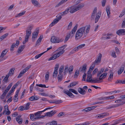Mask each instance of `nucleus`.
<instances>
[{"instance_id": "57", "label": "nucleus", "mask_w": 125, "mask_h": 125, "mask_svg": "<svg viewBox=\"0 0 125 125\" xmlns=\"http://www.w3.org/2000/svg\"><path fill=\"white\" fill-rule=\"evenodd\" d=\"M106 2V0H102V4L103 7H104L105 6Z\"/></svg>"}, {"instance_id": "7", "label": "nucleus", "mask_w": 125, "mask_h": 125, "mask_svg": "<svg viewBox=\"0 0 125 125\" xmlns=\"http://www.w3.org/2000/svg\"><path fill=\"white\" fill-rule=\"evenodd\" d=\"M48 108H47L43 111H38L34 114L35 119L36 120H38L41 118V115H40L42 114V112L45 111Z\"/></svg>"}, {"instance_id": "47", "label": "nucleus", "mask_w": 125, "mask_h": 125, "mask_svg": "<svg viewBox=\"0 0 125 125\" xmlns=\"http://www.w3.org/2000/svg\"><path fill=\"white\" fill-rule=\"evenodd\" d=\"M113 76V73H111L110 75H109L108 78V80L110 81L112 79Z\"/></svg>"}, {"instance_id": "3", "label": "nucleus", "mask_w": 125, "mask_h": 125, "mask_svg": "<svg viewBox=\"0 0 125 125\" xmlns=\"http://www.w3.org/2000/svg\"><path fill=\"white\" fill-rule=\"evenodd\" d=\"M107 75V73H104L100 76L99 79L97 78L93 79L91 83H101L103 81L101 80L105 78L106 77Z\"/></svg>"}, {"instance_id": "38", "label": "nucleus", "mask_w": 125, "mask_h": 125, "mask_svg": "<svg viewBox=\"0 0 125 125\" xmlns=\"http://www.w3.org/2000/svg\"><path fill=\"white\" fill-rule=\"evenodd\" d=\"M64 68L63 65H62L60 67L59 70V74H62V73L63 71Z\"/></svg>"}, {"instance_id": "17", "label": "nucleus", "mask_w": 125, "mask_h": 125, "mask_svg": "<svg viewBox=\"0 0 125 125\" xmlns=\"http://www.w3.org/2000/svg\"><path fill=\"white\" fill-rule=\"evenodd\" d=\"M56 112L55 111H52L50 112H48L46 113L45 116L51 117L55 114Z\"/></svg>"}, {"instance_id": "39", "label": "nucleus", "mask_w": 125, "mask_h": 125, "mask_svg": "<svg viewBox=\"0 0 125 125\" xmlns=\"http://www.w3.org/2000/svg\"><path fill=\"white\" fill-rule=\"evenodd\" d=\"M14 70L15 69L14 68L10 69L8 73V74L10 75V76H11L13 74Z\"/></svg>"}, {"instance_id": "9", "label": "nucleus", "mask_w": 125, "mask_h": 125, "mask_svg": "<svg viewBox=\"0 0 125 125\" xmlns=\"http://www.w3.org/2000/svg\"><path fill=\"white\" fill-rule=\"evenodd\" d=\"M31 65L28 66L26 67L24 70H23L19 74L18 76L17 77L18 78L21 77L23 75L24 73L26 72L28 69L31 67Z\"/></svg>"}, {"instance_id": "35", "label": "nucleus", "mask_w": 125, "mask_h": 125, "mask_svg": "<svg viewBox=\"0 0 125 125\" xmlns=\"http://www.w3.org/2000/svg\"><path fill=\"white\" fill-rule=\"evenodd\" d=\"M38 98L37 97H35L33 96H32L29 98V100L30 101L36 100H38Z\"/></svg>"}, {"instance_id": "11", "label": "nucleus", "mask_w": 125, "mask_h": 125, "mask_svg": "<svg viewBox=\"0 0 125 125\" xmlns=\"http://www.w3.org/2000/svg\"><path fill=\"white\" fill-rule=\"evenodd\" d=\"M99 56H98L97 58L96 59L95 61L94 62L96 64H98L100 63L102 56V55L101 54L99 53Z\"/></svg>"}, {"instance_id": "32", "label": "nucleus", "mask_w": 125, "mask_h": 125, "mask_svg": "<svg viewBox=\"0 0 125 125\" xmlns=\"http://www.w3.org/2000/svg\"><path fill=\"white\" fill-rule=\"evenodd\" d=\"M26 12L25 11H24L21 12L19 14L16 15L15 16V17H19L23 15Z\"/></svg>"}, {"instance_id": "50", "label": "nucleus", "mask_w": 125, "mask_h": 125, "mask_svg": "<svg viewBox=\"0 0 125 125\" xmlns=\"http://www.w3.org/2000/svg\"><path fill=\"white\" fill-rule=\"evenodd\" d=\"M55 104H60L62 102V101L61 100H55Z\"/></svg>"}, {"instance_id": "26", "label": "nucleus", "mask_w": 125, "mask_h": 125, "mask_svg": "<svg viewBox=\"0 0 125 125\" xmlns=\"http://www.w3.org/2000/svg\"><path fill=\"white\" fill-rule=\"evenodd\" d=\"M95 64H96L94 62H93L92 64L90 67L88 72L91 73L92 70L94 69Z\"/></svg>"}, {"instance_id": "64", "label": "nucleus", "mask_w": 125, "mask_h": 125, "mask_svg": "<svg viewBox=\"0 0 125 125\" xmlns=\"http://www.w3.org/2000/svg\"><path fill=\"white\" fill-rule=\"evenodd\" d=\"M98 70L97 68H96L95 69L93 72V74H94L95 73H96L97 72H98Z\"/></svg>"}, {"instance_id": "56", "label": "nucleus", "mask_w": 125, "mask_h": 125, "mask_svg": "<svg viewBox=\"0 0 125 125\" xmlns=\"http://www.w3.org/2000/svg\"><path fill=\"white\" fill-rule=\"evenodd\" d=\"M35 88L36 90L42 92L44 91V90L43 89L40 88L38 87H36Z\"/></svg>"}, {"instance_id": "34", "label": "nucleus", "mask_w": 125, "mask_h": 125, "mask_svg": "<svg viewBox=\"0 0 125 125\" xmlns=\"http://www.w3.org/2000/svg\"><path fill=\"white\" fill-rule=\"evenodd\" d=\"M125 100H123V101H122V102H121V103L119 104H115V107H118L120 105H122L125 104Z\"/></svg>"}, {"instance_id": "30", "label": "nucleus", "mask_w": 125, "mask_h": 125, "mask_svg": "<svg viewBox=\"0 0 125 125\" xmlns=\"http://www.w3.org/2000/svg\"><path fill=\"white\" fill-rule=\"evenodd\" d=\"M68 65H66L64 68L63 73L64 75L66 74L68 72Z\"/></svg>"}, {"instance_id": "60", "label": "nucleus", "mask_w": 125, "mask_h": 125, "mask_svg": "<svg viewBox=\"0 0 125 125\" xmlns=\"http://www.w3.org/2000/svg\"><path fill=\"white\" fill-rule=\"evenodd\" d=\"M111 56L114 58L116 57V55L115 52V51H114L112 52Z\"/></svg>"}, {"instance_id": "13", "label": "nucleus", "mask_w": 125, "mask_h": 125, "mask_svg": "<svg viewBox=\"0 0 125 125\" xmlns=\"http://www.w3.org/2000/svg\"><path fill=\"white\" fill-rule=\"evenodd\" d=\"M19 43V40H17L15 44L14 43H13L11 45L10 49V50L11 52L13 51L14 50V49L15 47H16V46H18Z\"/></svg>"}, {"instance_id": "1", "label": "nucleus", "mask_w": 125, "mask_h": 125, "mask_svg": "<svg viewBox=\"0 0 125 125\" xmlns=\"http://www.w3.org/2000/svg\"><path fill=\"white\" fill-rule=\"evenodd\" d=\"M84 5L83 3H82L78 5L75 4L73 6L67 8L63 12L60 13L61 15L54 20L50 25V27H52L57 23L62 18V16H63L67 14L69 11L70 10V13H73L82 8L84 6Z\"/></svg>"}, {"instance_id": "49", "label": "nucleus", "mask_w": 125, "mask_h": 125, "mask_svg": "<svg viewBox=\"0 0 125 125\" xmlns=\"http://www.w3.org/2000/svg\"><path fill=\"white\" fill-rule=\"evenodd\" d=\"M45 52L41 53L39 54H38L36 55L35 57V59H37L38 58H39L40 57L42 54H43Z\"/></svg>"}, {"instance_id": "21", "label": "nucleus", "mask_w": 125, "mask_h": 125, "mask_svg": "<svg viewBox=\"0 0 125 125\" xmlns=\"http://www.w3.org/2000/svg\"><path fill=\"white\" fill-rule=\"evenodd\" d=\"M63 92L64 93L67 94L69 96L72 98H73L74 96V95L73 94L70 92L68 90L64 91Z\"/></svg>"}, {"instance_id": "52", "label": "nucleus", "mask_w": 125, "mask_h": 125, "mask_svg": "<svg viewBox=\"0 0 125 125\" xmlns=\"http://www.w3.org/2000/svg\"><path fill=\"white\" fill-rule=\"evenodd\" d=\"M72 22H71L69 24L68 27H67V30H70L72 27Z\"/></svg>"}, {"instance_id": "51", "label": "nucleus", "mask_w": 125, "mask_h": 125, "mask_svg": "<svg viewBox=\"0 0 125 125\" xmlns=\"http://www.w3.org/2000/svg\"><path fill=\"white\" fill-rule=\"evenodd\" d=\"M58 73V70H55L54 69V71L53 73V77H56L57 76V74Z\"/></svg>"}, {"instance_id": "14", "label": "nucleus", "mask_w": 125, "mask_h": 125, "mask_svg": "<svg viewBox=\"0 0 125 125\" xmlns=\"http://www.w3.org/2000/svg\"><path fill=\"white\" fill-rule=\"evenodd\" d=\"M116 33L119 35H124L125 34V30L123 29H119L117 31Z\"/></svg>"}, {"instance_id": "28", "label": "nucleus", "mask_w": 125, "mask_h": 125, "mask_svg": "<svg viewBox=\"0 0 125 125\" xmlns=\"http://www.w3.org/2000/svg\"><path fill=\"white\" fill-rule=\"evenodd\" d=\"M32 4L35 6H38L39 4L36 0H31Z\"/></svg>"}, {"instance_id": "44", "label": "nucleus", "mask_w": 125, "mask_h": 125, "mask_svg": "<svg viewBox=\"0 0 125 125\" xmlns=\"http://www.w3.org/2000/svg\"><path fill=\"white\" fill-rule=\"evenodd\" d=\"M37 86H39V87H42V88H47L48 87H46V85L45 84H36V85Z\"/></svg>"}, {"instance_id": "29", "label": "nucleus", "mask_w": 125, "mask_h": 125, "mask_svg": "<svg viewBox=\"0 0 125 125\" xmlns=\"http://www.w3.org/2000/svg\"><path fill=\"white\" fill-rule=\"evenodd\" d=\"M43 36L42 35H41L40 37L38 39V40L36 42V45H37L39 43H40L42 39L43 38Z\"/></svg>"}, {"instance_id": "12", "label": "nucleus", "mask_w": 125, "mask_h": 125, "mask_svg": "<svg viewBox=\"0 0 125 125\" xmlns=\"http://www.w3.org/2000/svg\"><path fill=\"white\" fill-rule=\"evenodd\" d=\"M39 33V31L38 30H37L36 31L33 32V33L32 38V40L34 42L35 41V39L37 37Z\"/></svg>"}, {"instance_id": "23", "label": "nucleus", "mask_w": 125, "mask_h": 125, "mask_svg": "<svg viewBox=\"0 0 125 125\" xmlns=\"http://www.w3.org/2000/svg\"><path fill=\"white\" fill-rule=\"evenodd\" d=\"M21 116H19L16 118V121L20 124H21L22 122V119L21 118Z\"/></svg>"}, {"instance_id": "63", "label": "nucleus", "mask_w": 125, "mask_h": 125, "mask_svg": "<svg viewBox=\"0 0 125 125\" xmlns=\"http://www.w3.org/2000/svg\"><path fill=\"white\" fill-rule=\"evenodd\" d=\"M125 10H123L122 12H121V14L119 15V17H122L123 15H124L125 14Z\"/></svg>"}, {"instance_id": "40", "label": "nucleus", "mask_w": 125, "mask_h": 125, "mask_svg": "<svg viewBox=\"0 0 125 125\" xmlns=\"http://www.w3.org/2000/svg\"><path fill=\"white\" fill-rule=\"evenodd\" d=\"M73 67L72 66H69L68 70L69 73V74L71 73V72H72L73 70Z\"/></svg>"}, {"instance_id": "58", "label": "nucleus", "mask_w": 125, "mask_h": 125, "mask_svg": "<svg viewBox=\"0 0 125 125\" xmlns=\"http://www.w3.org/2000/svg\"><path fill=\"white\" fill-rule=\"evenodd\" d=\"M85 44H81L78 46V47L79 49H80L84 47L85 46Z\"/></svg>"}, {"instance_id": "4", "label": "nucleus", "mask_w": 125, "mask_h": 125, "mask_svg": "<svg viewBox=\"0 0 125 125\" xmlns=\"http://www.w3.org/2000/svg\"><path fill=\"white\" fill-rule=\"evenodd\" d=\"M77 25L75 26L72 30L71 32L68 34L66 36L64 42H67L69 39V37L70 36H73L75 33L76 30L77 29Z\"/></svg>"}, {"instance_id": "46", "label": "nucleus", "mask_w": 125, "mask_h": 125, "mask_svg": "<svg viewBox=\"0 0 125 125\" xmlns=\"http://www.w3.org/2000/svg\"><path fill=\"white\" fill-rule=\"evenodd\" d=\"M18 95L16 94H15V95L13 98V100L14 102H16L18 101Z\"/></svg>"}, {"instance_id": "48", "label": "nucleus", "mask_w": 125, "mask_h": 125, "mask_svg": "<svg viewBox=\"0 0 125 125\" xmlns=\"http://www.w3.org/2000/svg\"><path fill=\"white\" fill-rule=\"evenodd\" d=\"M90 124L89 122H85L81 124H75V125H88Z\"/></svg>"}, {"instance_id": "2", "label": "nucleus", "mask_w": 125, "mask_h": 125, "mask_svg": "<svg viewBox=\"0 0 125 125\" xmlns=\"http://www.w3.org/2000/svg\"><path fill=\"white\" fill-rule=\"evenodd\" d=\"M90 28V26L89 25L80 28L77 30L76 33L75 40H77L80 39L83 34L84 36H86L89 33Z\"/></svg>"}, {"instance_id": "37", "label": "nucleus", "mask_w": 125, "mask_h": 125, "mask_svg": "<svg viewBox=\"0 0 125 125\" xmlns=\"http://www.w3.org/2000/svg\"><path fill=\"white\" fill-rule=\"evenodd\" d=\"M63 75L62 74H59L58 76V80L59 82H60L62 79Z\"/></svg>"}, {"instance_id": "62", "label": "nucleus", "mask_w": 125, "mask_h": 125, "mask_svg": "<svg viewBox=\"0 0 125 125\" xmlns=\"http://www.w3.org/2000/svg\"><path fill=\"white\" fill-rule=\"evenodd\" d=\"M12 83H10L9 84V85L7 87V88L6 89H8V90H9L10 89L11 87L12 86Z\"/></svg>"}, {"instance_id": "43", "label": "nucleus", "mask_w": 125, "mask_h": 125, "mask_svg": "<svg viewBox=\"0 0 125 125\" xmlns=\"http://www.w3.org/2000/svg\"><path fill=\"white\" fill-rule=\"evenodd\" d=\"M30 118L32 121H35L36 120V119H35L34 115L33 114H30Z\"/></svg>"}, {"instance_id": "59", "label": "nucleus", "mask_w": 125, "mask_h": 125, "mask_svg": "<svg viewBox=\"0 0 125 125\" xmlns=\"http://www.w3.org/2000/svg\"><path fill=\"white\" fill-rule=\"evenodd\" d=\"M4 109H5V110L4 112H3V114H4V112L5 111H6V110H9V108H8V105H5V106H4Z\"/></svg>"}, {"instance_id": "10", "label": "nucleus", "mask_w": 125, "mask_h": 125, "mask_svg": "<svg viewBox=\"0 0 125 125\" xmlns=\"http://www.w3.org/2000/svg\"><path fill=\"white\" fill-rule=\"evenodd\" d=\"M93 80L91 73L88 72L86 81L88 82H91Z\"/></svg>"}, {"instance_id": "55", "label": "nucleus", "mask_w": 125, "mask_h": 125, "mask_svg": "<svg viewBox=\"0 0 125 125\" xmlns=\"http://www.w3.org/2000/svg\"><path fill=\"white\" fill-rule=\"evenodd\" d=\"M102 114L103 118L105 117L106 116H108L109 115V114L108 113H102Z\"/></svg>"}, {"instance_id": "5", "label": "nucleus", "mask_w": 125, "mask_h": 125, "mask_svg": "<svg viewBox=\"0 0 125 125\" xmlns=\"http://www.w3.org/2000/svg\"><path fill=\"white\" fill-rule=\"evenodd\" d=\"M51 41L52 43H56L61 42L63 41V40L62 39H60L55 36H53L51 37Z\"/></svg>"}, {"instance_id": "25", "label": "nucleus", "mask_w": 125, "mask_h": 125, "mask_svg": "<svg viewBox=\"0 0 125 125\" xmlns=\"http://www.w3.org/2000/svg\"><path fill=\"white\" fill-rule=\"evenodd\" d=\"M106 10L108 18L110 17V9L109 7H107L106 8Z\"/></svg>"}, {"instance_id": "45", "label": "nucleus", "mask_w": 125, "mask_h": 125, "mask_svg": "<svg viewBox=\"0 0 125 125\" xmlns=\"http://www.w3.org/2000/svg\"><path fill=\"white\" fill-rule=\"evenodd\" d=\"M30 104L31 103H30L28 102L25 105V107L24 108L25 110H27L29 108V106Z\"/></svg>"}, {"instance_id": "20", "label": "nucleus", "mask_w": 125, "mask_h": 125, "mask_svg": "<svg viewBox=\"0 0 125 125\" xmlns=\"http://www.w3.org/2000/svg\"><path fill=\"white\" fill-rule=\"evenodd\" d=\"M25 46L24 45H21L17 51V52L19 53H21L23 51Z\"/></svg>"}, {"instance_id": "53", "label": "nucleus", "mask_w": 125, "mask_h": 125, "mask_svg": "<svg viewBox=\"0 0 125 125\" xmlns=\"http://www.w3.org/2000/svg\"><path fill=\"white\" fill-rule=\"evenodd\" d=\"M114 98L115 97L113 95L111 96L106 97V99H114Z\"/></svg>"}, {"instance_id": "8", "label": "nucleus", "mask_w": 125, "mask_h": 125, "mask_svg": "<svg viewBox=\"0 0 125 125\" xmlns=\"http://www.w3.org/2000/svg\"><path fill=\"white\" fill-rule=\"evenodd\" d=\"M32 25H30L27 28L26 31V36L29 37L30 36L31 33V30L33 28Z\"/></svg>"}, {"instance_id": "18", "label": "nucleus", "mask_w": 125, "mask_h": 125, "mask_svg": "<svg viewBox=\"0 0 125 125\" xmlns=\"http://www.w3.org/2000/svg\"><path fill=\"white\" fill-rule=\"evenodd\" d=\"M87 64H84L81 67L79 68V71L80 72H85L86 70Z\"/></svg>"}, {"instance_id": "27", "label": "nucleus", "mask_w": 125, "mask_h": 125, "mask_svg": "<svg viewBox=\"0 0 125 125\" xmlns=\"http://www.w3.org/2000/svg\"><path fill=\"white\" fill-rule=\"evenodd\" d=\"M78 84V82H73L70 83V85L68 86V88H70L71 87H73L75 86L76 84Z\"/></svg>"}, {"instance_id": "22", "label": "nucleus", "mask_w": 125, "mask_h": 125, "mask_svg": "<svg viewBox=\"0 0 125 125\" xmlns=\"http://www.w3.org/2000/svg\"><path fill=\"white\" fill-rule=\"evenodd\" d=\"M101 15L100 12H98L96 14V16L95 19V22L96 23L99 20Z\"/></svg>"}, {"instance_id": "54", "label": "nucleus", "mask_w": 125, "mask_h": 125, "mask_svg": "<svg viewBox=\"0 0 125 125\" xmlns=\"http://www.w3.org/2000/svg\"><path fill=\"white\" fill-rule=\"evenodd\" d=\"M79 74V70H76L75 73V74L74 75V77L75 78H76V77L78 76Z\"/></svg>"}, {"instance_id": "41", "label": "nucleus", "mask_w": 125, "mask_h": 125, "mask_svg": "<svg viewBox=\"0 0 125 125\" xmlns=\"http://www.w3.org/2000/svg\"><path fill=\"white\" fill-rule=\"evenodd\" d=\"M9 35L8 33H7L6 34L3 35L2 36L0 37V39L1 40V41H2L7 37Z\"/></svg>"}, {"instance_id": "33", "label": "nucleus", "mask_w": 125, "mask_h": 125, "mask_svg": "<svg viewBox=\"0 0 125 125\" xmlns=\"http://www.w3.org/2000/svg\"><path fill=\"white\" fill-rule=\"evenodd\" d=\"M47 125H57V122L55 121H53L47 124Z\"/></svg>"}, {"instance_id": "42", "label": "nucleus", "mask_w": 125, "mask_h": 125, "mask_svg": "<svg viewBox=\"0 0 125 125\" xmlns=\"http://www.w3.org/2000/svg\"><path fill=\"white\" fill-rule=\"evenodd\" d=\"M69 91L76 94H78V92L76 90L74 89L70 88L69 89Z\"/></svg>"}, {"instance_id": "31", "label": "nucleus", "mask_w": 125, "mask_h": 125, "mask_svg": "<svg viewBox=\"0 0 125 125\" xmlns=\"http://www.w3.org/2000/svg\"><path fill=\"white\" fill-rule=\"evenodd\" d=\"M67 0H62L56 5L55 7H57L61 5L64 3L65 2H66Z\"/></svg>"}, {"instance_id": "61", "label": "nucleus", "mask_w": 125, "mask_h": 125, "mask_svg": "<svg viewBox=\"0 0 125 125\" xmlns=\"http://www.w3.org/2000/svg\"><path fill=\"white\" fill-rule=\"evenodd\" d=\"M6 94H5L4 93L0 97V98L2 99H3L5 96Z\"/></svg>"}, {"instance_id": "24", "label": "nucleus", "mask_w": 125, "mask_h": 125, "mask_svg": "<svg viewBox=\"0 0 125 125\" xmlns=\"http://www.w3.org/2000/svg\"><path fill=\"white\" fill-rule=\"evenodd\" d=\"M8 51V50L7 49H5L3 51L1 52V55L0 56V58H2L6 54Z\"/></svg>"}, {"instance_id": "16", "label": "nucleus", "mask_w": 125, "mask_h": 125, "mask_svg": "<svg viewBox=\"0 0 125 125\" xmlns=\"http://www.w3.org/2000/svg\"><path fill=\"white\" fill-rule=\"evenodd\" d=\"M78 91L79 93L82 95H85L86 93V92L85 90L82 88H78Z\"/></svg>"}, {"instance_id": "36", "label": "nucleus", "mask_w": 125, "mask_h": 125, "mask_svg": "<svg viewBox=\"0 0 125 125\" xmlns=\"http://www.w3.org/2000/svg\"><path fill=\"white\" fill-rule=\"evenodd\" d=\"M124 66L123 67H122L121 68H120L118 71V74L120 75L124 71Z\"/></svg>"}, {"instance_id": "19", "label": "nucleus", "mask_w": 125, "mask_h": 125, "mask_svg": "<svg viewBox=\"0 0 125 125\" xmlns=\"http://www.w3.org/2000/svg\"><path fill=\"white\" fill-rule=\"evenodd\" d=\"M60 56L59 55V54H57V53L53 55L50 58L49 60V61H50L52 60H54Z\"/></svg>"}, {"instance_id": "15", "label": "nucleus", "mask_w": 125, "mask_h": 125, "mask_svg": "<svg viewBox=\"0 0 125 125\" xmlns=\"http://www.w3.org/2000/svg\"><path fill=\"white\" fill-rule=\"evenodd\" d=\"M97 11V9L96 7H95L94 9L92 14L91 18V20H93L94 19L96 15V13Z\"/></svg>"}, {"instance_id": "6", "label": "nucleus", "mask_w": 125, "mask_h": 125, "mask_svg": "<svg viewBox=\"0 0 125 125\" xmlns=\"http://www.w3.org/2000/svg\"><path fill=\"white\" fill-rule=\"evenodd\" d=\"M67 46V45L66 44L58 48L57 50V51H59L57 53L59 54L60 56L64 53L65 51L64 49Z\"/></svg>"}]
</instances>
